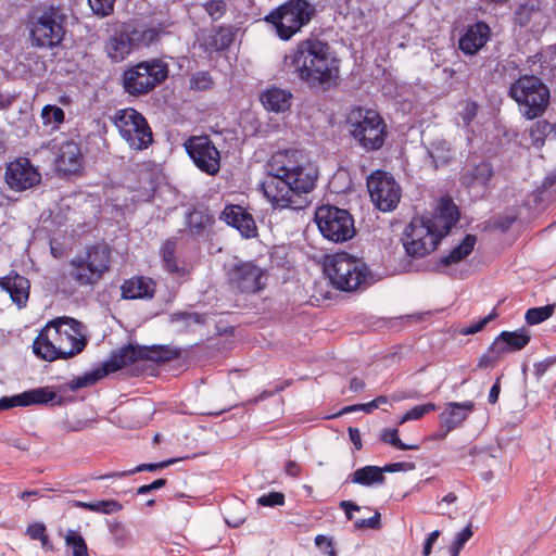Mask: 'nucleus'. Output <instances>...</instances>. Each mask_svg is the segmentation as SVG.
I'll list each match as a JSON object with an SVG mask.
<instances>
[{
  "label": "nucleus",
  "instance_id": "32",
  "mask_svg": "<svg viewBox=\"0 0 556 556\" xmlns=\"http://www.w3.org/2000/svg\"><path fill=\"white\" fill-rule=\"evenodd\" d=\"M427 154L434 169L448 165L455 155L451 142L445 139H437L430 142Z\"/></svg>",
  "mask_w": 556,
  "mask_h": 556
},
{
  "label": "nucleus",
  "instance_id": "4",
  "mask_svg": "<svg viewBox=\"0 0 556 556\" xmlns=\"http://www.w3.org/2000/svg\"><path fill=\"white\" fill-rule=\"evenodd\" d=\"M324 269L332 286L344 292L365 289L372 283V274L367 265L348 253L329 256Z\"/></svg>",
  "mask_w": 556,
  "mask_h": 556
},
{
  "label": "nucleus",
  "instance_id": "19",
  "mask_svg": "<svg viewBox=\"0 0 556 556\" xmlns=\"http://www.w3.org/2000/svg\"><path fill=\"white\" fill-rule=\"evenodd\" d=\"M51 403L52 405H62V397H58L53 391L48 388H37L25 391L13 396H3L0 399V408L10 409L16 406H30Z\"/></svg>",
  "mask_w": 556,
  "mask_h": 556
},
{
  "label": "nucleus",
  "instance_id": "6",
  "mask_svg": "<svg viewBox=\"0 0 556 556\" xmlns=\"http://www.w3.org/2000/svg\"><path fill=\"white\" fill-rule=\"evenodd\" d=\"M508 96L518 103L527 119L542 116L551 99L549 88L535 75H521L508 88Z\"/></svg>",
  "mask_w": 556,
  "mask_h": 556
},
{
  "label": "nucleus",
  "instance_id": "26",
  "mask_svg": "<svg viewBox=\"0 0 556 556\" xmlns=\"http://www.w3.org/2000/svg\"><path fill=\"white\" fill-rule=\"evenodd\" d=\"M530 341V336L523 330L503 331L491 344V350L505 354L523 349Z\"/></svg>",
  "mask_w": 556,
  "mask_h": 556
},
{
  "label": "nucleus",
  "instance_id": "55",
  "mask_svg": "<svg viewBox=\"0 0 556 556\" xmlns=\"http://www.w3.org/2000/svg\"><path fill=\"white\" fill-rule=\"evenodd\" d=\"M501 352H496L494 350H491V346L489 348L488 352L483 354L478 362V368H489L492 367L497 359L501 356Z\"/></svg>",
  "mask_w": 556,
  "mask_h": 556
},
{
  "label": "nucleus",
  "instance_id": "39",
  "mask_svg": "<svg viewBox=\"0 0 556 556\" xmlns=\"http://www.w3.org/2000/svg\"><path fill=\"white\" fill-rule=\"evenodd\" d=\"M379 439L383 443L391 444L401 451L418 450L419 446L416 444H406L399 438V430L396 428H386L381 431Z\"/></svg>",
  "mask_w": 556,
  "mask_h": 556
},
{
  "label": "nucleus",
  "instance_id": "5",
  "mask_svg": "<svg viewBox=\"0 0 556 556\" xmlns=\"http://www.w3.org/2000/svg\"><path fill=\"white\" fill-rule=\"evenodd\" d=\"M350 136L366 152L380 150L388 137V127L382 116L375 110L355 108L346 117Z\"/></svg>",
  "mask_w": 556,
  "mask_h": 556
},
{
  "label": "nucleus",
  "instance_id": "2",
  "mask_svg": "<svg viewBox=\"0 0 556 556\" xmlns=\"http://www.w3.org/2000/svg\"><path fill=\"white\" fill-rule=\"evenodd\" d=\"M339 59L331 46L317 37H308L296 43L285 64L311 89H326L339 76Z\"/></svg>",
  "mask_w": 556,
  "mask_h": 556
},
{
  "label": "nucleus",
  "instance_id": "59",
  "mask_svg": "<svg viewBox=\"0 0 556 556\" xmlns=\"http://www.w3.org/2000/svg\"><path fill=\"white\" fill-rule=\"evenodd\" d=\"M166 479L164 478H160V479H156L154 480L153 482H151L150 484H144V485H141L137 489V494H147L151 491H154V490H159L163 486L166 485Z\"/></svg>",
  "mask_w": 556,
  "mask_h": 556
},
{
  "label": "nucleus",
  "instance_id": "34",
  "mask_svg": "<svg viewBox=\"0 0 556 556\" xmlns=\"http://www.w3.org/2000/svg\"><path fill=\"white\" fill-rule=\"evenodd\" d=\"M176 253V240L167 239L161 248V256L165 269L178 277H185L189 274L188 268L185 265H179L178 260L175 256Z\"/></svg>",
  "mask_w": 556,
  "mask_h": 556
},
{
  "label": "nucleus",
  "instance_id": "57",
  "mask_svg": "<svg viewBox=\"0 0 556 556\" xmlns=\"http://www.w3.org/2000/svg\"><path fill=\"white\" fill-rule=\"evenodd\" d=\"M556 364V356L547 357L542 362L534 364V374L536 377H542L549 367Z\"/></svg>",
  "mask_w": 556,
  "mask_h": 556
},
{
  "label": "nucleus",
  "instance_id": "21",
  "mask_svg": "<svg viewBox=\"0 0 556 556\" xmlns=\"http://www.w3.org/2000/svg\"><path fill=\"white\" fill-rule=\"evenodd\" d=\"M46 327H49L51 339L58 344H62L66 349V344L73 346L74 341L83 337L80 334V323L72 317H59L49 321Z\"/></svg>",
  "mask_w": 556,
  "mask_h": 556
},
{
  "label": "nucleus",
  "instance_id": "17",
  "mask_svg": "<svg viewBox=\"0 0 556 556\" xmlns=\"http://www.w3.org/2000/svg\"><path fill=\"white\" fill-rule=\"evenodd\" d=\"M458 180L465 189L486 188L494 175L490 161L481 155L470 154L463 163Z\"/></svg>",
  "mask_w": 556,
  "mask_h": 556
},
{
  "label": "nucleus",
  "instance_id": "58",
  "mask_svg": "<svg viewBox=\"0 0 556 556\" xmlns=\"http://www.w3.org/2000/svg\"><path fill=\"white\" fill-rule=\"evenodd\" d=\"M26 532L33 540H40L46 534V526L42 522H35L27 527Z\"/></svg>",
  "mask_w": 556,
  "mask_h": 556
},
{
  "label": "nucleus",
  "instance_id": "11",
  "mask_svg": "<svg viewBox=\"0 0 556 556\" xmlns=\"http://www.w3.org/2000/svg\"><path fill=\"white\" fill-rule=\"evenodd\" d=\"M315 222L323 237L336 243L352 239L356 232L352 214L334 205L317 207Z\"/></svg>",
  "mask_w": 556,
  "mask_h": 556
},
{
  "label": "nucleus",
  "instance_id": "22",
  "mask_svg": "<svg viewBox=\"0 0 556 556\" xmlns=\"http://www.w3.org/2000/svg\"><path fill=\"white\" fill-rule=\"evenodd\" d=\"M460 216L459 210L453 202L452 198L443 197L431 216H428L434 229H437L444 238L450 233L451 229L456 225Z\"/></svg>",
  "mask_w": 556,
  "mask_h": 556
},
{
  "label": "nucleus",
  "instance_id": "50",
  "mask_svg": "<svg viewBox=\"0 0 556 556\" xmlns=\"http://www.w3.org/2000/svg\"><path fill=\"white\" fill-rule=\"evenodd\" d=\"M497 317V313L495 311V308L488 315L485 316L484 318L480 319L479 321L468 326V327H465L460 330V333L464 334V336H469V334H475L479 331H481L490 321H492L493 319H495Z\"/></svg>",
  "mask_w": 556,
  "mask_h": 556
},
{
  "label": "nucleus",
  "instance_id": "14",
  "mask_svg": "<svg viewBox=\"0 0 556 556\" xmlns=\"http://www.w3.org/2000/svg\"><path fill=\"white\" fill-rule=\"evenodd\" d=\"M367 189L375 206L382 212L393 211L400 202L401 187L387 172L376 170L369 175Z\"/></svg>",
  "mask_w": 556,
  "mask_h": 556
},
{
  "label": "nucleus",
  "instance_id": "15",
  "mask_svg": "<svg viewBox=\"0 0 556 556\" xmlns=\"http://www.w3.org/2000/svg\"><path fill=\"white\" fill-rule=\"evenodd\" d=\"M185 149L195 166L208 175H216L220 168V154L210 137L194 136L185 142Z\"/></svg>",
  "mask_w": 556,
  "mask_h": 556
},
{
  "label": "nucleus",
  "instance_id": "43",
  "mask_svg": "<svg viewBox=\"0 0 556 556\" xmlns=\"http://www.w3.org/2000/svg\"><path fill=\"white\" fill-rule=\"evenodd\" d=\"M435 409H437V405L433 403L416 405L405 413V415L400 420V425H402L408 420H418V419L422 418L425 415H427L431 412H434Z\"/></svg>",
  "mask_w": 556,
  "mask_h": 556
},
{
  "label": "nucleus",
  "instance_id": "62",
  "mask_svg": "<svg viewBox=\"0 0 556 556\" xmlns=\"http://www.w3.org/2000/svg\"><path fill=\"white\" fill-rule=\"evenodd\" d=\"M339 507L344 510L349 520L353 519V511H358L361 507L352 501H341Z\"/></svg>",
  "mask_w": 556,
  "mask_h": 556
},
{
  "label": "nucleus",
  "instance_id": "27",
  "mask_svg": "<svg viewBox=\"0 0 556 556\" xmlns=\"http://www.w3.org/2000/svg\"><path fill=\"white\" fill-rule=\"evenodd\" d=\"M260 100L267 111L283 113L291 106L292 93L289 90L274 86L264 90Z\"/></svg>",
  "mask_w": 556,
  "mask_h": 556
},
{
  "label": "nucleus",
  "instance_id": "28",
  "mask_svg": "<svg viewBox=\"0 0 556 556\" xmlns=\"http://www.w3.org/2000/svg\"><path fill=\"white\" fill-rule=\"evenodd\" d=\"M122 296L127 300L151 299L154 295V283L146 277H132L121 287Z\"/></svg>",
  "mask_w": 556,
  "mask_h": 556
},
{
  "label": "nucleus",
  "instance_id": "54",
  "mask_svg": "<svg viewBox=\"0 0 556 556\" xmlns=\"http://www.w3.org/2000/svg\"><path fill=\"white\" fill-rule=\"evenodd\" d=\"M356 529L370 528L378 530L381 528V515L379 511H375V515L368 519H358L354 522Z\"/></svg>",
  "mask_w": 556,
  "mask_h": 556
},
{
  "label": "nucleus",
  "instance_id": "30",
  "mask_svg": "<svg viewBox=\"0 0 556 556\" xmlns=\"http://www.w3.org/2000/svg\"><path fill=\"white\" fill-rule=\"evenodd\" d=\"M58 166L65 173H75L81 165V153L77 143L65 141L60 147L56 159Z\"/></svg>",
  "mask_w": 556,
  "mask_h": 556
},
{
  "label": "nucleus",
  "instance_id": "36",
  "mask_svg": "<svg viewBox=\"0 0 556 556\" xmlns=\"http://www.w3.org/2000/svg\"><path fill=\"white\" fill-rule=\"evenodd\" d=\"M235 40V31L230 26H219L217 30L205 38V47L211 51L227 50Z\"/></svg>",
  "mask_w": 556,
  "mask_h": 556
},
{
  "label": "nucleus",
  "instance_id": "48",
  "mask_svg": "<svg viewBox=\"0 0 556 556\" xmlns=\"http://www.w3.org/2000/svg\"><path fill=\"white\" fill-rule=\"evenodd\" d=\"M123 505L115 500H102L92 503V511L98 514H113L122 510Z\"/></svg>",
  "mask_w": 556,
  "mask_h": 556
},
{
  "label": "nucleus",
  "instance_id": "3",
  "mask_svg": "<svg viewBox=\"0 0 556 556\" xmlns=\"http://www.w3.org/2000/svg\"><path fill=\"white\" fill-rule=\"evenodd\" d=\"M181 350L170 345H132L128 344L112 353L109 361L104 362L101 367L93 369L84 376L76 377L66 386L70 390L76 391L94 384L97 381L111 372H115L138 361H151L159 364L167 363L179 358Z\"/></svg>",
  "mask_w": 556,
  "mask_h": 556
},
{
  "label": "nucleus",
  "instance_id": "10",
  "mask_svg": "<svg viewBox=\"0 0 556 556\" xmlns=\"http://www.w3.org/2000/svg\"><path fill=\"white\" fill-rule=\"evenodd\" d=\"M442 239L428 216H416L406 226L402 242L407 255L421 258L434 251Z\"/></svg>",
  "mask_w": 556,
  "mask_h": 556
},
{
  "label": "nucleus",
  "instance_id": "51",
  "mask_svg": "<svg viewBox=\"0 0 556 556\" xmlns=\"http://www.w3.org/2000/svg\"><path fill=\"white\" fill-rule=\"evenodd\" d=\"M257 504L260 506H282L285 504V494L281 492H270L268 494H264L257 498Z\"/></svg>",
  "mask_w": 556,
  "mask_h": 556
},
{
  "label": "nucleus",
  "instance_id": "7",
  "mask_svg": "<svg viewBox=\"0 0 556 556\" xmlns=\"http://www.w3.org/2000/svg\"><path fill=\"white\" fill-rule=\"evenodd\" d=\"M315 13L316 9L308 0H287L265 15L264 21L275 28L281 40L288 41L311 22Z\"/></svg>",
  "mask_w": 556,
  "mask_h": 556
},
{
  "label": "nucleus",
  "instance_id": "25",
  "mask_svg": "<svg viewBox=\"0 0 556 556\" xmlns=\"http://www.w3.org/2000/svg\"><path fill=\"white\" fill-rule=\"evenodd\" d=\"M0 287L5 290L11 300L20 307L25 306L29 298V280L16 273L0 278Z\"/></svg>",
  "mask_w": 556,
  "mask_h": 556
},
{
  "label": "nucleus",
  "instance_id": "44",
  "mask_svg": "<svg viewBox=\"0 0 556 556\" xmlns=\"http://www.w3.org/2000/svg\"><path fill=\"white\" fill-rule=\"evenodd\" d=\"M41 118L43 121V124L53 123L55 125H59L64 122L65 113L61 108L56 105L47 104L43 106L41 111Z\"/></svg>",
  "mask_w": 556,
  "mask_h": 556
},
{
  "label": "nucleus",
  "instance_id": "35",
  "mask_svg": "<svg viewBox=\"0 0 556 556\" xmlns=\"http://www.w3.org/2000/svg\"><path fill=\"white\" fill-rule=\"evenodd\" d=\"M349 479L351 482L363 486L381 485L386 482V477L382 475L380 467L371 465L356 469L349 476Z\"/></svg>",
  "mask_w": 556,
  "mask_h": 556
},
{
  "label": "nucleus",
  "instance_id": "18",
  "mask_svg": "<svg viewBox=\"0 0 556 556\" xmlns=\"http://www.w3.org/2000/svg\"><path fill=\"white\" fill-rule=\"evenodd\" d=\"M40 181L41 174L29 159L20 157L7 166L5 182L14 191L27 190L37 186Z\"/></svg>",
  "mask_w": 556,
  "mask_h": 556
},
{
  "label": "nucleus",
  "instance_id": "38",
  "mask_svg": "<svg viewBox=\"0 0 556 556\" xmlns=\"http://www.w3.org/2000/svg\"><path fill=\"white\" fill-rule=\"evenodd\" d=\"M177 460L178 459H176V458H170V459L163 460L160 463L141 464L134 469H129V470H125V471H114V472H111L108 475H102V476L96 477V479L103 480V479H108V478H122V477L134 475L136 472H141V471H155L159 469L166 468L169 465L176 463Z\"/></svg>",
  "mask_w": 556,
  "mask_h": 556
},
{
  "label": "nucleus",
  "instance_id": "53",
  "mask_svg": "<svg viewBox=\"0 0 556 556\" xmlns=\"http://www.w3.org/2000/svg\"><path fill=\"white\" fill-rule=\"evenodd\" d=\"M478 110H479V105L477 102H475V101L466 102L465 106L463 108V110L460 112L463 123L466 126H469L470 123L477 117Z\"/></svg>",
  "mask_w": 556,
  "mask_h": 556
},
{
  "label": "nucleus",
  "instance_id": "9",
  "mask_svg": "<svg viewBox=\"0 0 556 556\" xmlns=\"http://www.w3.org/2000/svg\"><path fill=\"white\" fill-rule=\"evenodd\" d=\"M168 77V65L159 60L139 62L125 70L121 76L124 91L139 97L149 93Z\"/></svg>",
  "mask_w": 556,
  "mask_h": 556
},
{
  "label": "nucleus",
  "instance_id": "8",
  "mask_svg": "<svg viewBox=\"0 0 556 556\" xmlns=\"http://www.w3.org/2000/svg\"><path fill=\"white\" fill-rule=\"evenodd\" d=\"M66 15L54 5L36 9L29 16V35L33 46L54 48L59 46L66 33Z\"/></svg>",
  "mask_w": 556,
  "mask_h": 556
},
{
  "label": "nucleus",
  "instance_id": "61",
  "mask_svg": "<svg viewBox=\"0 0 556 556\" xmlns=\"http://www.w3.org/2000/svg\"><path fill=\"white\" fill-rule=\"evenodd\" d=\"M189 230L192 235H200L205 229V225L202 222V217H199V220H195L194 214H191L188 222Z\"/></svg>",
  "mask_w": 556,
  "mask_h": 556
},
{
  "label": "nucleus",
  "instance_id": "47",
  "mask_svg": "<svg viewBox=\"0 0 556 556\" xmlns=\"http://www.w3.org/2000/svg\"><path fill=\"white\" fill-rule=\"evenodd\" d=\"M205 12L213 21H218L227 11V4L224 0H210L203 4Z\"/></svg>",
  "mask_w": 556,
  "mask_h": 556
},
{
  "label": "nucleus",
  "instance_id": "37",
  "mask_svg": "<svg viewBox=\"0 0 556 556\" xmlns=\"http://www.w3.org/2000/svg\"><path fill=\"white\" fill-rule=\"evenodd\" d=\"M529 136L531 146L541 149L547 138H556V126L545 119L536 121L531 125Z\"/></svg>",
  "mask_w": 556,
  "mask_h": 556
},
{
  "label": "nucleus",
  "instance_id": "45",
  "mask_svg": "<svg viewBox=\"0 0 556 556\" xmlns=\"http://www.w3.org/2000/svg\"><path fill=\"white\" fill-rule=\"evenodd\" d=\"M115 1L116 0H88V4L96 16L103 18L114 12Z\"/></svg>",
  "mask_w": 556,
  "mask_h": 556
},
{
  "label": "nucleus",
  "instance_id": "31",
  "mask_svg": "<svg viewBox=\"0 0 556 556\" xmlns=\"http://www.w3.org/2000/svg\"><path fill=\"white\" fill-rule=\"evenodd\" d=\"M476 243L477 237L475 235L467 233L463 241L456 245L447 255L439 258L434 269L437 271H441V267H446L465 260L473 251Z\"/></svg>",
  "mask_w": 556,
  "mask_h": 556
},
{
  "label": "nucleus",
  "instance_id": "40",
  "mask_svg": "<svg viewBox=\"0 0 556 556\" xmlns=\"http://www.w3.org/2000/svg\"><path fill=\"white\" fill-rule=\"evenodd\" d=\"M65 543L72 549L73 556H89L85 539L79 532L68 530L65 535Z\"/></svg>",
  "mask_w": 556,
  "mask_h": 556
},
{
  "label": "nucleus",
  "instance_id": "64",
  "mask_svg": "<svg viewBox=\"0 0 556 556\" xmlns=\"http://www.w3.org/2000/svg\"><path fill=\"white\" fill-rule=\"evenodd\" d=\"M302 468L301 466L294 462V460H288L285 466V472L286 475L296 478L301 475Z\"/></svg>",
  "mask_w": 556,
  "mask_h": 556
},
{
  "label": "nucleus",
  "instance_id": "20",
  "mask_svg": "<svg viewBox=\"0 0 556 556\" xmlns=\"http://www.w3.org/2000/svg\"><path fill=\"white\" fill-rule=\"evenodd\" d=\"M219 219L237 229L245 239L257 237V226L251 213L241 205L227 204L219 215Z\"/></svg>",
  "mask_w": 556,
  "mask_h": 556
},
{
  "label": "nucleus",
  "instance_id": "12",
  "mask_svg": "<svg viewBox=\"0 0 556 556\" xmlns=\"http://www.w3.org/2000/svg\"><path fill=\"white\" fill-rule=\"evenodd\" d=\"M112 122L121 137L134 150H144L153 142L152 130L144 116L134 108L117 110Z\"/></svg>",
  "mask_w": 556,
  "mask_h": 556
},
{
  "label": "nucleus",
  "instance_id": "29",
  "mask_svg": "<svg viewBox=\"0 0 556 556\" xmlns=\"http://www.w3.org/2000/svg\"><path fill=\"white\" fill-rule=\"evenodd\" d=\"M70 264L72 266L70 275L80 286L94 285L103 277L99 269H94L81 256L75 257Z\"/></svg>",
  "mask_w": 556,
  "mask_h": 556
},
{
  "label": "nucleus",
  "instance_id": "1",
  "mask_svg": "<svg viewBox=\"0 0 556 556\" xmlns=\"http://www.w3.org/2000/svg\"><path fill=\"white\" fill-rule=\"evenodd\" d=\"M317 178L318 170L306 154L289 150L273 156L261 188L274 207L300 210L306 205L302 194L315 188Z\"/></svg>",
  "mask_w": 556,
  "mask_h": 556
},
{
  "label": "nucleus",
  "instance_id": "13",
  "mask_svg": "<svg viewBox=\"0 0 556 556\" xmlns=\"http://www.w3.org/2000/svg\"><path fill=\"white\" fill-rule=\"evenodd\" d=\"M226 280L235 293L256 294L266 288L267 270L253 261H238L228 268Z\"/></svg>",
  "mask_w": 556,
  "mask_h": 556
},
{
  "label": "nucleus",
  "instance_id": "52",
  "mask_svg": "<svg viewBox=\"0 0 556 556\" xmlns=\"http://www.w3.org/2000/svg\"><path fill=\"white\" fill-rule=\"evenodd\" d=\"M170 320L173 323L176 321H184L187 325L192 321L194 324H202L204 323V318L201 314L197 312H176L170 315Z\"/></svg>",
  "mask_w": 556,
  "mask_h": 556
},
{
  "label": "nucleus",
  "instance_id": "24",
  "mask_svg": "<svg viewBox=\"0 0 556 556\" xmlns=\"http://www.w3.org/2000/svg\"><path fill=\"white\" fill-rule=\"evenodd\" d=\"M473 408L475 404L471 401L463 403L450 402L440 414V424L442 427H446V431H452L458 428L463 421L466 420L468 414L472 412Z\"/></svg>",
  "mask_w": 556,
  "mask_h": 556
},
{
  "label": "nucleus",
  "instance_id": "63",
  "mask_svg": "<svg viewBox=\"0 0 556 556\" xmlns=\"http://www.w3.org/2000/svg\"><path fill=\"white\" fill-rule=\"evenodd\" d=\"M471 536L472 530L470 526H467L456 534L454 542L457 543L458 546H464Z\"/></svg>",
  "mask_w": 556,
  "mask_h": 556
},
{
  "label": "nucleus",
  "instance_id": "41",
  "mask_svg": "<svg viewBox=\"0 0 556 556\" xmlns=\"http://www.w3.org/2000/svg\"><path fill=\"white\" fill-rule=\"evenodd\" d=\"M555 309V304L529 308L526 313V321L529 325H538L548 319Z\"/></svg>",
  "mask_w": 556,
  "mask_h": 556
},
{
  "label": "nucleus",
  "instance_id": "16",
  "mask_svg": "<svg viewBox=\"0 0 556 556\" xmlns=\"http://www.w3.org/2000/svg\"><path fill=\"white\" fill-rule=\"evenodd\" d=\"M87 344V339L80 337L79 340L74 341L73 346L66 349L61 343H56L51 339L49 327L40 330L39 334L33 343V350L36 356L41 359L52 362L55 359H67L84 351Z\"/></svg>",
  "mask_w": 556,
  "mask_h": 556
},
{
  "label": "nucleus",
  "instance_id": "33",
  "mask_svg": "<svg viewBox=\"0 0 556 556\" xmlns=\"http://www.w3.org/2000/svg\"><path fill=\"white\" fill-rule=\"evenodd\" d=\"M81 257L93 266L94 269H99L100 274L104 275L110 268L111 250L105 243H97L89 247L86 255Z\"/></svg>",
  "mask_w": 556,
  "mask_h": 556
},
{
  "label": "nucleus",
  "instance_id": "42",
  "mask_svg": "<svg viewBox=\"0 0 556 556\" xmlns=\"http://www.w3.org/2000/svg\"><path fill=\"white\" fill-rule=\"evenodd\" d=\"M110 47V55L112 59H124V55L130 52V39L125 35L114 37L112 38Z\"/></svg>",
  "mask_w": 556,
  "mask_h": 556
},
{
  "label": "nucleus",
  "instance_id": "23",
  "mask_svg": "<svg viewBox=\"0 0 556 556\" xmlns=\"http://www.w3.org/2000/svg\"><path fill=\"white\" fill-rule=\"evenodd\" d=\"M491 29L484 22L471 25L459 38L458 48L468 55L476 54L490 39Z\"/></svg>",
  "mask_w": 556,
  "mask_h": 556
},
{
  "label": "nucleus",
  "instance_id": "56",
  "mask_svg": "<svg viewBox=\"0 0 556 556\" xmlns=\"http://www.w3.org/2000/svg\"><path fill=\"white\" fill-rule=\"evenodd\" d=\"M415 468V465L413 463H392L387 464L383 467H380L382 475L386 472H397V471H406V470H413Z\"/></svg>",
  "mask_w": 556,
  "mask_h": 556
},
{
  "label": "nucleus",
  "instance_id": "49",
  "mask_svg": "<svg viewBox=\"0 0 556 556\" xmlns=\"http://www.w3.org/2000/svg\"><path fill=\"white\" fill-rule=\"evenodd\" d=\"M533 12V5H530L528 3L520 4L514 13L515 23L520 26H526L527 24L530 23Z\"/></svg>",
  "mask_w": 556,
  "mask_h": 556
},
{
  "label": "nucleus",
  "instance_id": "46",
  "mask_svg": "<svg viewBox=\"0 0 556 556\" xmlns=\"http://www.w3.org/2000/svg\"><path fill=\"white\" fill-rule=\"evenodd\" d=\"M213 86V78L206 71H199L194 73L190 78V87L194 90H208Z\"/></svg>",
  "mask_w": 556,
  "mask_h": 556
},
{
  "label": "nucleus",
  "instance_id": "60",
  "mask_svg": "<svg viewBox=\"0 0 556 556\" xmlns=\"http://www.w3.org/2000/svg\"><path fill=\"white\" fill-rule=\"evenodd\" d=\"M440 534H441V532L439 530H434L428 535V538L425 541L424 547H422L424 556H430L432 546L439 539Z\"/></svg>",
  "mask_w": 556,
  "mask_h": 556
}]
</instances>
